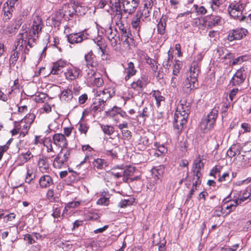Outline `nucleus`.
<instances>
[{
	"mask_svg": "<svg viewBox=\"0 0 251 251\" xmlns=\"http://www.w3.org/2000/svg\"><path fill=\"white\" fill-rule=\"evenodd\" d=\"M115 94V91L112 88H108L103 89L97 96V98H100V100L104 103L106 101L112 97Z\"/></svg>",
	"mask_w": 251,
	"mask_h": 251,
	"instance_id": "19",
	"label": "nucleus"
},
{
	"mask_svg": "<svg viewBox=\"0 0 251 251\" xmlns=\"http://www.w3.org/2000/svg\"><path fill=\"white\" fill-rule=\"evenodd\" d=\"M144 8L148 10H151L153 6L152 0H144L143 2Z\"/></svg>",
	"mask_w": 251,
	"mask_h": 251,
	"instance_id": "59",
	"label": "nucleus"
},
{
	"mask_svg": "<svg viewBox=\"0 0 251 251\" xmlns=\"http://www.w3.org/2000/svg\"><path fill=\"white\" fill-rule=\"evenodd\" d=\"M40 237L41 235L37 233H34L32 235L26 234L25 235L24 240L27 241L28 244H32L35 243L38 238Z\"/></svg>",
	"mask_w": 251,
	"mask_h": 251,
	"instance_id": "41",
	"label": "nucleus"
},
{
	"mask_svg": "<svg viewBox=\"0 0 251 251\" xmlns=\"http://www.w3.org/2000/svg\"><path fill=\"white\" fill-rule=\"evenodd\" d=\"M146 62L151 66L154 72H156L157 70V66L155 64H156L155 61L149 57L146 59Z\"/></svg>",
	"mask_w": 251,
	"mask_h": 251,
	"instance_id": "58",
	"label": "nucleus"
},
{
	"mask_svg": "<svg viewBox=\"0 0 251 251\" xmlns=\"http://www.w3.org/2000/svg\"><path fill=\"white\" fill-rule=\"evenodd\" d=\"M201 177V176H195V177L193 178V182H192L193 188L194 187H195V188H196L197 187H200V186H201V180H200Z\"/></svg>",
	"mask_w": 251,
	"mask_h": 251,
	"instance_id": "61",
	"label": "nucleus"
},
{
	"mask_svg": "<svg viewBox=\"0 0 251 251\" xmlns=\"http://www.w3.org/2000/svg\"><path fill=\"white\" fill-rule=\"evenodd\" d=\"M39 183L41 187H50L52 183V180L49 176L45 175L40 178Z\"/></svg>",
	"mask_w": 251,
	"mask_h": 251,
	"instance_id": "39",
	"label": "nucleus"
},
{
	"mask_svg": "<svg viewBox=\"0 0 251 251\" xmlns=\"http://www.w3.org/2000/svg\"><path fill=\"white\" fill-rule=\"evenodd\" d=\"M151 108L148 107H145L143 108L142 113H140L138 115L139 117H142L144 120H146L150 116Z\"/></svg>",
	"mask_w": 251,
	"mask_h": 251,
	"instance_id": "53",
	"label": "nucleus"
},
{
	"mask_svg": "<svg viewBox=\"0 0 251 251\" xmlns=\"http://www.w3.org/2000/svg\"><path fill=\"white\" fill-rule=\"evenodd\" d=\"M218 109L214 108L202 120L200 125L201 130L203 132H206L213 127L218 116Z\"/></svg>",
	"mask_w": 251,
	"mask_h": 251,
	"instance_id": "5",
	"label": "nucleus"
},
{
	"mask_svg": "<svg viewBox=\"0 0 251 251\" xmlns=\"http://www.w3.org/2000/svg\"><path fill=\"white\" fill-rule=\"evenodd\" d=\"M43 26L42 20L38 16L34 18L32 25L29 32L28 29L24 28V25H23L18 35L16 48H19L20 50L23 46H25V52L28 53L29 50L27 48V45L30 48L34 46L36 40L35 37H38V35L41 31Z\"/></svg>",
	"mask_w": 251,
	"mask_h": 251,
	"instance_id": "1",
	"label": "nucleus"
},
{
	"mask_svg": "<svg viewBox=\"0 0 251 251\" xmlns=\"http://www.w3.org/2000/svg\"><path fill=\"white\" fill-rule=\"evenodd\" d=\"M59 189H49L47 193V198L50 202H58L60 201Z\"/></svg>",
	"mask_w": 251,
	"mask_h": 251,
	"instance_id": "24",
	"label": "nucleus"
},
{
	"mask_svg": "<svg viewBox=\"0 0 251 251\" xmlns=\"http://www.w3.org/2000/svg\"><path fill=\"white\" fill-rule=\"evenodd\" d=\"M182 64L181 61L179 60H176L173 66V75H178L180 73V70L182 67Z\"/></svg>",
	"mask_w": 251,
	"mask_h": 251,
	"instance_id": "44",
	"label": "nucleus"
},
{
	"mask_svg": "<svg viewBox=\"0 0 251 251\" xmlns=\"http://www.w3.org/2000/svg\"><path fill=\"white\" fill-rule=\"evenodd\" d=\"M158 106L160 105V102L164 100V98L162 96L159 91H155L153 94Z\"/></svg>",
	"mask_w": 251,
	"mask_h": 251,
	"instance_id": "50",
	"label": "nucleus"
},
{
	"mask_svg": "<svg viewBox=\"0 0 251 251\" xmlns=\"http://www.w3.org/2000/svg\"><path fill=\"white\" fill-rule=\"evenodd\" d=\"M222 19L219 16L210 15L205 18V25L211 28L221 24Z\"/></svg>",
	"mask_w": 251,
	"mask_h": 251,
	"instance_id": "21",
	"label": "nucleus"
},
{
	"mask_svg": "<svg viewBox=\"0 0 251 251\" xmlns=\"http://www.w3.org/2000/svg\"><path fill=\"white\" fill-rule=\"evenodd\" d=\"M117 16V17H115V19H113V20L121 31L122 41L124 42V44H126L129 46L130 44L129 40H131V38L130 37V34L129 33V30L124 26V20H121V17H120L119 16Z\"/></svg>",
	"mask_w": 251,
	"mask_h": 251,
	"instance_id": "8",
	"label": "nucleus"
},
{
	"mask_svg": "<svg viewBox=\"0 0 251 251\" xmlns=\"http://www.w3.org/2000/svg\"><path fill=\"white\" fill-rule=\"evenodd\" d=\"M238 201L239 204L243 203H246L251 200V189H247L246 192L243 193L242 195H240L239 197L236 199Z\"/></svg>",
	"mask_w": 251,
	"mask_h": 251,
	"instance_id": "30",
	"label": "nucleus"
},
{
	"mask_svg": "<svg viewBox=\"0 0 251 251\" xmlns=\"http://www.w3.org/2000/svg\"><path fill=\"white\" fill-rule=\"evenodd\" d=\"M239 203L236 199L229 201L223 203L221 207V211L224 214H228L231 211H234Z\"/></svg>",
	"mask_w": 251,
	"mask_h": 251,
	"instance_id": "13",
	"label": "nucleus"
},
{
	"mask_svg": "<svg viewBox=\"0 0 251 251\" xmlns=\"http://www.w3.org/2000/svg\"><path fill=\"white\" fill-rule=\"evenodd\" d=\"M135 171V168L134 167L131 166H124V175L123 180L125 182H128L129 180L130 182H133L134 180H139L140 179V177L139 176H137L131 178L128 177L134 174Z\"/></svg>",
	"mask_w": 251,
	"mask_h": 251,
	"instance_id": "12",
	"label": "nucleus"
},
{
	"mask_svg": "<svg viewBox=\"0 0 251 251\" xmlns=\"http://www.w3.org/2000/svg\"><path fill=\"white\" fill-rule=\"evenodd\" d=\"M222 167L220 166H215L210 171V175L213 176L215 178L219 177Z\"/></svg>",
	"mask_w": 251,
	"mask_h": 251,
	"instance_id": "48",
	"label": "nucleus"
},
{
	"mask_svg": "<svg viewBox=\"0 0 251 251\" xmlns=\"http://www.w3.org/2000/svg\"><path fill=\"white\" fill-rule=\"evenodd\" d=\"M66 63L63 61L60 60L53 63L51 74L53 75H58L62 72V69L65 66Z\"/></svg>",
	"mask_w": 251,
	"mask_h": 251,
	"instance_id": "28",
	"label": "nucleus"
},
{
	"mask_svg": "<svg viewBox=\"0 0 251 251\" xmlns=\"http://www.w3.org/2000/svg\"><path fill=\"white\" fill-rule=\"evenodd\" d=\"M123 167L124 165H121V166H117L112 169L111 174L114 178L122 177L123 178Z\"/></svg>",
	"mask_w": 251,
	"mask_h": 251,
	"instance_id": "37",
	"label": "nucleus"
},
{
	"mask_svg": "<svg viewBox=\"0 0 251 251\" xmlns=\"http://www.w3.org/2000/svg\"><path fill=\"white\" fill-rule=\"evenodd\" d=\"M80 72V69L73 67L67 69L64 72V75L67 80H74L78 77Z\"/></svg>",
	"mask_w": 251,
	"mask_h": 251,
	"instance_id": "16",
	"label": "nucleus"
},
{
	"mask_svg": "<svg viewBox=\"0 0 251 251\" xmlns=\"http://www.w3.org/2000/svg\"><path fill=\"white\" fill-rule=\"evenodd\" d=\"M86 37L83 33H71L67 36L68 42L71 44L78 43L82 42Z\"/></svg>",
	"mask_w": 251,
	"mask_h": 251,
	"instance_id": "22",
	"label": "nucleus"
},
{
	"mask_svg": "<svg viewBox=\"0 0 251 251\" xmlns=\"http://www.w3.org/2000/svg\"><path fill=\"white\" fill-rule=\"evenodd\" d=\"M85 59L88 67H96L98 65V62L96 60V57L93 54L92 50L85 55Z\"/></svg>",
	"mask_w": 251,
	"mask_h": 251,
	"instance_id": "26",
	"label": "nucleus"
},
{
	"mask_svg": "<svg viewBox=\"0 0 251 251\" xmlns=\"http://www.w3.org/2000/svg\"><path fill=\"white\" fill-rule=\"evenodd\" d=\"M242 156L247 157V159L251 158V142L245 143L242 146Z\"/></svg>",
	"mask_w": 251,
	"mask_h": 251,
	"instance_id": "34",
	"label": "nucleus"
},
{
	"mask_svg": "<svg viewBox=\"0 0 251 251\" xmlns=\"http://www.w3.org/2000/svg\"><path fill=\"white\" fill-rule=\"evenodd\" d=\"M52 24L55 27L59 26L61 23V17H58L57 15L52 17Z\"/></svg>",
	"mask_w": 251,
	"mask_h": 251,
	"instance_id": "64",
	"label": "nucleus"
},
{
	"mask_svg": "<svg viewBox=\"0 0 251 251\" xmlns=\"http://www.w3.org/2000/svg\"><path fill=\"white\" fill-rule=\"evenodd\" d=\"M72 151V149L67 148V147L62 148L60 152L54 159L53 166L56 168H61L67 162Z\"/></svg>",
	"mask_w": 251,
	"mask_h": 251,
	"instance_id": "7",
	"label": "nucleus"
},
{
	"mask_svg": "<svg viewBox=\"0 0 251 251\" xmlns=\"http://www.w3.org/2000/svg\"><path fill=\"white\" fill-rule=\"evenodd\" d=\"M38 167L39 171L42 173H48L50 171L48 160L44 157L39 158L38 162Z\"/></svg>",
	"mask_w": 251,
	"mask_h": 251,
	"instance_id": "25",
	"label": "nucleus"
},
{
	"mask_svg": "<svg viewBox=\"0 0 251 251\" xmlns=\"http://www.w3.org/2000/svg\"><path fill=\"white\" fill-rule=\"evenodd\" d=\"M47 98V95L44 93H39L38 95H36L34 97V100L36 102L43 103L44 102L45 100Z\"/></svg>",
	"mask_w": 251,
	"mask_h": 251,
	"instance_id": "51",
	"label": "nucleus"
},
{
	"mask_svg": "<svg viewBox=\"0 0 251 251\" xmlns=\"http://www.w3.org/2000/svg\"><path fill=\"white\" fill-rule=\"evenodd\" d=\"M92 163L94 168H97L98 169H101L105 164L106 162L102 159L97 158L94 159L92 162Z\"/></svg>",
	"mask_w": 251,
	"mask_h": 251,
	"instance_id": "47",
	"label": "nucleus"
},
{
	"mask_svg": "<svg viewBox=\"0 0 251 251\" xmlns=\"http://www.w3.org/2000/svg\"><path fill=\"white\" fill-rule=\"evenodd\" d=\"M143 16V12H142V10H138L136 14L133 15L131 22V25L132 29L134 30V31L136 32L139 36L142 21L145 20Z\"/></svg>",
	"mask_w": 251,
	"mask_h": 251,
	"instance_id": "9",
	"label": "nucleus"
},
{
	"mask_svg": "<svg viewBox=\"0 0 251 251\" xmlns=\"http://www.w3.org/2000/svg\"><path fill=\"white\" fill-rule=\"evenodd\" d=\"M89 128V126L87 124L85 123H80L79 124V126L78 127L79 131L81 132V133H84L86 134L88 129Z\"/></svg>",
	"mask_w": 251,
	"mask_h": 251,
	"instance_id": "62",
	"label": "nucleus"
},
{
	"mask_svg": "<svg viewBox=\"0 0 251 251\" xmlns=\"http://www.w3.org/2000/svg\"><path fill=\"white\" fill-rule=\"evenodd\" d=\"M45 146H46L47 148V152L49 153H51L50 155V157L54 156L55 152L53 151L51 143L50 142H49L47 143L46 144H45Z\"/></svg>",
	"mask_w": 251,
	"mask_h": 251,
	"instance_id": "60",
	"label": "nucleus"
},
{
	"mask_svg": "<svg viewBox=\"0 0 251 251\" xmlns=\"http://www.w3.org/2000/svg\"><path fill=\"white\" fill-rule=\"evenodd\" d=\"M17 41L16 42L15 44V49L13 50V51H12V54L10 56V59H9V62H10V65H15V64L16 63V62H17V59L19 57V51L23 49V47L24 46H23V48L19 50V48H16V47H17Z\"/></svg>",
	"mask_w": 251,
	"mask_h": 251,
	"instance_id": "36",
	"label": "nucleus"
},
{
	"mask_svg": "<svg viewBox=\"0 0 251 251\" xmlns=\"http://www.w3.org/2000/svg\"><path fill=\"white\" fill-rule=\"evenodd\" d=\"M164 167L160 165L153 167L151 171L152 177L155 181V183H157L160 181L161 178L164 173Z\"/></svg>",
	"mask_w": 251,
	"mask_h": 251,
	"instance_id": "17",
	"label": "nucleus"
},
{
	"mask_svg": "<svg viewBox=\"0 0 251 251\" xmlns=\"http://www.w3.org/2000/svg\"><path fill=\"white\" fill-rule=\"evenodd\" d=\"M247 30L245 28H239L233 30L228 36L227 40L229 41H232L235 40H240L246 35Z\"/></svg>",
	"mask_w": 251,
	"mask_h": 251,
	"instance_id": "15",
	"label": "nucleus"
},
{
	"mask_svg": "<svg viewBox=\"0 0 251 251\" xmlns=\"http://www.w3.org/2000/svg\"><path fill=\"white\" fill-rule=\"evenodd\" d=\"M109 198L106 197L105 196L100 198L97 201V203L99 205L107 206L109 204Z\"/></svg>",
	"mask_w": 251,
	"mask_h": 251,
	"instance_id": "54",
	"label": "nucleus"
},
{
	"mask_svg": "<svg viewBox=\"0 0 251 251\" xmlns=\"http://www.w3.org/2000/svg\"><path fill=\"white\" fill-rule=\"evenodd\" d=\"M247 59V57L246 56L242 55L238 57L233 59L232 61V65H235L241 64L243 62L246 61Z\"/></svg>",
	"mask_w": 251,
	"mask_h": 251,
	"instance_id": "52",
	"label": "nucleus"
},
{
	"mask_svg": "<svg viewBox=\"0 0 251 251\" xmlns=\"http://www.w3.org/2000/svg\"><path fill=\"white\" fill-rule=\"evenodd\" d=\"M128 198L127 199H124L121 200L118 203V206L122 208H125L128 206L132 205L135 199L130 197V195H126Z\"/></svg>",
	"mask_w": 251,
	"mask_h": 251,
	"instance_id": "38",
	"label": "nucleus"
},
{
	"mask_svg": "<svg viewBox=\"0 0 251 251\" xmlns=\"http://www.w3.org/2000/svg\"><path fill=\"white\" fill-rule=\"evenodd\" d=\"M101 128L104 133L108 135H110L114 132V128L110 126H102Z\"/></svg>",
	"mask_w": 251,
	"mask_h": 251,
	"instance_id": "56",
	"label": "nucleus"
},
{
	"mask_svg": "<svg viewBox=\"0 0 251 251\" xmlns=\"http://www.w3.org/2000/svg\"><path fill=\"white\" fill-rule=\"evenodd\" d=\"M116 35L115 31H113L111 26H109L105 30V35L110 41L111 45L113 47L117 45V40L115 39Z\"/></svg>",
	"mask_w": 251,
	"mask_h": 251,
	"instance_id": "31",
	"label": "nucleus"
},
{
	"mask_svg": "<svg viewBox=\"0 0 251 251\" xmlns=\"http://www.w3.org/2000/svg\"><path fill=\"white\" fill-rule=\"evenodd\" d=\"M250 159H247V157L244 156L239 155L236 158V164L238 166V168H243L247 166Z\"/></svg>",
	"mask_w": 251,
	"mask_h": 251,
	"instance_id": "35",
	"label": "nucleus"
},
{
	"mask_svg": "<svg viewBox=\"0 0 251 251\" xmlns=\"http://www.w3.org/2000/svg\"><path fill=\"white\" fill-rule=\"evenodd\" d=\"M119 151L118 146H115L112 149H105V154L107 156H110L112 159L117 157L118 152Z\"/></svg>",
	"mask_w": 251,
	"mask_h": 251,
	"instance_id": "43",
	"label": "nucleus"
},
{
	"mask_svg": "<svg viewBox=\"0 0 251 251\" xmlns=\"http://www.w3.org/2000/svg\"><path fill=\"white\" fill-rule=\"evenodd\" d=\"M35 118V116L34 114L31 113L28 114L22 120L21 123H25L26 125H24V127L26 129L29 128L30 125L34 121Z\"/></svg>",
	"mask_w": 251,
	"mask_h": 251,
	"instance_id": "40",
	"label": "nucleus"
},
{
	"mask_svg": "<svg viewBox=\"0 0 251 251\" xmlns=\"http://www.w3.org/2000/svg\"><path fill=\"white\" fill-rule=\"evenodd\" d=\"M166 26V21L165 19H161L157 25V30L158 33L163 35L165 33Z\"/></svg>",
	"mask_w": 251,
	"mask_h": 251,
	"instance_id": "45",
	"label": "nucleus"
},
{
	"mask_svg": "<svg viewBox=\"0 0 251 251\" xmlns=\"http://www.w3.org/2000/svg\"><path fill=\"white\" fill-rule=\"evenodd\" d=\"M246 70L244 67L238 70L233 76L230 83L232 85H240L242 84L246 77Z\"/></svg>",
	"mask_w": 251,
	"mask_h": 251,
	"instance_id": "11",
	"label": "nucleus"
},
{
	"mask_svg": "<svg viewBox=\"0 0 251 251\" xmlns=\"http://www.w3.org/2000/svg\"><path fill=\"white\" fill-rule=\"evenodd\" d=\"M86 77L91 84L97 87L101 86L103 83V79L100 77V75L93 71H91L90 73H88Z\"/></svg>",
	"mask_w": 251,
	"mask_h": 251,
	"instance_id": "14",
	"label": "nucleus"
},
{
	"mask_svg": "<svg viewBox=\"0 0 251 251\" xmlns=\"http://www.w3.org/2000/svg\"><path fill=\"white\" fill-rule=\"evenodd\" d=\"M76 12V10L75 9L74 6H68V8L67 10L65 11L64 15L69 16L72 17Z\"/></svg>",
	"mask_w": 251,
	"mask_h": 251,
	"instance_id": "55",
	"label": "nucleus"
},
{
	"mask_svg": "<svg viewBox=\"0 0 251 251\" xmlns=\"http://www.w3.org/2000/svg\"><path fill=\"white\" fill-rule=\"evenodd\" d=\"M73 97V92L72 90L69 89H66L63 90L60 96L61 100L67 102L71 100Z\"/></svg>",
	"mask_w": 251,
	"mask_h": 251,
	"instance_id": "33",
	"label": "nucleus"
},
{
	"mask_svg": "<svg viewBox=\"0 0 251 251\" xmlns=\"http://www.w3.org/2000/svg\"><path fill=\"white\" fill-rule=\"evenodd\" d=\"M125 79L126 80H128L131 76L134 75L137 70L135 68L133 63L130 62L127 64V67L125 68Z\"/></svg>",
	"mask_w": 251,
	"mask_h": 251,
	"instance_id": "27",
	"label": "nucleus"
},
{
	"mask_svg": "<svg viewBox=\"0 0 251 251\" xmlns=\"http://www.w3.org/2000/svg\"><path fill=\"white\" fill-rule=\"evenodd\" d=\"M105 103L100 100V98H96L93 104L91 106L92 110L96 111H101L103 110Z\"/></svg>",
	"mask_w": 251,
	"mask_h": 251,
	"instance_id": "29",
	"label": "nucleus"
},
{
	"mask_svg": "<svg viewBox=\"0 0 251 251\" xmlns=\"http://www.w3.org/2000/svg\"><path fill=\"white\" fill-rule=\"evenodd\" d=\"M16 218V214L14 213H11L9 214H4V219L7 222L9 221H12Z\"/></svg>",
	"mask_w": 251,
	"mask_h": 251,
	"instance_id": "63",
	"label": "nucleus"
},
{
	"mask_svg": "<svg viewBox=\"0 0 251 251\" xmlns=\"http://www.w3.org/2000/svg\"><path fill=\"white\" fill-rule=\"evenodd\" d=\"M80 204V201H74L68 203L63 210V213L70 214L74 209L78 207Z\"/></svg>",
	"mask_w": 251,
	"mask_h": 251,
	"instance_id": "32",
	"label": "nucleus"
},
{
	"mask_svg": "<svg viewBox=\"0 0 251 251\" xmlns=\"http://www.w3.org/2000/svg\"><path fill=\"white\" fill-rule=\"evenodd\" d=\"M35 175L33 173V171L32 170L29 169V168H27L26 176L25 178V183L29 184L35 178Z\"/></svg>",
	"mask_w": 251,
	"mask_h": 251,
	"instance_id": "49",
	"label": "nucleus"
},
{
	"mask_svg": "<svg viewBox=\"0 0 251 251\" xmlns=\"http://www.w3.org/2000/svg\"><path fill=\"white\" fill-rule=\"evenodd\" d=\"M21 25V22L18 21L11 25L12 30H8V32L10 33H15L17 30L20 28Z\"/></svg>",
	"mask_w": 251,
	"mask_h": 251,
	"instance_id": "57",
	"label": "nucleus"
},
{
	"mask_svg": "<svg viewBox=\"0 0 251 251\" xmlns=\"http://www.w3.org/2000/svg\"><path fill=\"white\" fill-rule=\"evenodd\" d=\"M148 77L145 75H142L138 79L134 81L130 84L131 88L138 92L142 91L147 85L149 83Z\"/></svg>",
	"mask_w": 251,
	"mask_h": 251,
	"instance_id": "10",
	"label": "nucleus"
},
{
	"mask_svg": "<svg viewBox=\"0 0 251 251\" xmlns=\"http://www.w3.org/2000/svg\"><path fill=\"white\" fill-rule=\"evenodd\" d=\"M173 59V56L170 54V51H169L167 54L165 55L162 63V65L165 69H169L170 68Z\"/></svg>",
	"mask_w": 251,
	"mask_h": 251,
	"instance_id": "42",
	"label": "nucleus"
},
{
	"mask_svg": "<svg viewBox=\"0 0 251 251\" xmlns=\"http://www.w3.org/2000/svg\"><path fill=\"white\" fill-rule=\"evenodd\" d=\"M190 112V103L186 100H181L177 105L173 122L174 127L178 131L183 128Z\"/></svg>",
	"mask_w": 251,
	"mask_h": 251,
	"instance_id": "3",
	"label": "nucleus"
},
{
	"mask_svg": "<svg viewBox=\"0 0 251 251\" xmlns=\"http://www.w3.org/2000/svg\"><path fill=\"white\" fill-rule=\"evenodd\" d=\"M200 71V64L198 62L194 61L190 66L189 71L186 74V78L183 83L184 89L190 91L196 87Z\"/></svg>",
	"mask_w": 251,
	"mask_h": 251,
	"instance_id": "4",
	"label": "nucleus"
},
{
	"mask_svg": "<svg viewBox=\"0 0 251 251\" xmlns=\"http://www.w3.org/2000/svg\"><path fill=\"white\" fill-rule=\"evenodd\" d=\"M139 4V0H110L112 19H115L117 16L121 17V20L127 19L128 15L135 12Z\"/></svg>",
	"mask_w": 251,
	"mask_h": 251,
	"instance_id": "2",
	"label": "nucleus"
},
{
	"mask_svg": "<svg viewBox=\"0 0 251 251\" xmlns=\"http://www.w3.org/2000/svg\"><path fill=\"white\" fill-rule=\"evenodd\" d=\"M33 156V155L32 154L31 152L29 151H28L25 153H22L19 155V157L22 161L25 163L29 161Z\"/></svg>",
	"mask_w": 251,
	"mask_h": 251,
	"instance_id": "46",
	"label": "nucleus"
},
{
	"mask_svg": "<svg viewBox=\"0 0 251 251\" xmlns=\"http://www.w3.org/2000/svg\"><path fill=\"white\" fill-rule=\"evenodd\" d=\"M203 167V163L201 162L200 158H196L193 163V172L195 176H201L202 174L201 172V168Z\"/></svg>",
	"mask_w": 251,
	"mask_h": 251,
	"instance_id": "23",
	"label": "nucleus"
},
{
	"mask_svg": "<svg viewBox=\"0 0 251 251\" xmlns=\"http://www.w3.org/2000/svg\"><path fill=\"white\" fill-rule=\"evenodd\" d=\"M53 140L54 143L61 149L67 147V140L64 134L61 133H56L53 136Z\"/></svg>",
	"mask_w": 251,
	"mask_h": 251,
	"instance_id": "18",
	"label": "nucleus"
},
{
	"mask_svg": "<svg viewBox=\"0 0 251 251\" xmlns=\"http://www.w3.org/2000/svg\"><path fill=\"white\" fill-rule=\"evenodd\" d=\"M245 7L246 4L242 1H234L228 5L227 11L230 16L239 20L243 16V12Z\"/></svg>",
	"mask_w": 251,
	"mask_h": 251,
	"instance_id": "6",
	"label": "nucleus"
},
{
	"mask_svg": "<svg viewBox=\"0 0 251 251\" xmlns=\"http://www.w3.org/2000/svg\"><path fill=\"white\" fill-rule=\"evenodd\" d=\"M241 150L242 147L241 145L239 143H236L231 146L227 150L226 153L227 155L231 158L235 155H237V157H238L239 155H242V151Z\"/></svg>",
	"mask_w": 251,
	"mask_h": 251,
	"instance_id": "20",
	"label": "nucleus"
}]
</instances>
